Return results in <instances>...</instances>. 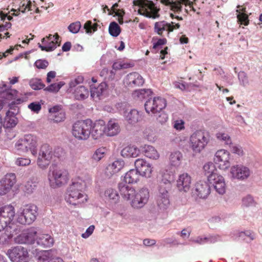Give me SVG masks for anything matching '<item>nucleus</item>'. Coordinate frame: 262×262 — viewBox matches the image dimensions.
Returning <instances> with one entry per match:
<instances>
[{
	"label": "nucleus",
	"mask_w": 262,
	"mask_h": 262,
	"mask_svg": "<svg viewBox=\"0 0 262 262\" xmlns=\"http://www.w3.org/2000/svg\"><path fill=\"white\" fill-rule=\"evenodd\" d=\"M229 160L230 154L227 150L221 149L216 152L213 159L214 163L209 162L203 166L204 174L207 177L208 182L214 180L219 175L217 173L216 166L223 170L230 166Z\"/></svg>",
	"instance_id": "f257e3e1"
},
{
	"label": "nucleus",
	"mask_w": 262,
	"mask_h": 262,
	"mask_svg": "<svg viewBox=\"0 0 262 262\" xmlns=\"http://www.w3.org/2000/svg\"><path fill=\"white\" fill-rule=\"evenodd\" d=\"M121 196L127 200H131L130 205L132 207L136 209H140L143 207L147 204L149 198V190L147 188H142L136 191L132 192H125L124 194H120Z\"/></svg>",
	"instance_id": "f03ea898"
},
{
	"label": "nucleus",
	"mask_w": 262,
	"mask_h": 262,
	"mask_svg": "<svg viewBox=\"0 0 262 262\" xmlns=\"http://www.w3.org/2000/svg\"><path fill=\"white\" fill-rule=\"evenodd\" d=\"M86 188V183L84 181H73L67 189V194L65 200L73 205H76L80 202L79 199L83 196V192Z\"/></svg>",
	"instance_id": "7ed1b4c3"
},
{
	"label": "nucleus",
	"mask_w": 262,
	"mask_h": 262,
	"mask_svg": "<svg viewBox=\"0 0 262 262\" xmlns=\"http://www.w3.org/2000/svg\"><path fill=\"white\" fill-rule=\"evenodd\" d=\"M133 3L134 6H138L141 8V12H139L141 15L154 19L160 17V9L152 1L146 0L145 2H142L141 0H134Z\"/></svg>",
	"instance_id": "20e7f679"
},
{
	"label": "nucleus",
	"mask_w": 262,
	"mask_h": 262,
	"mask_svg": "<svg viewBox=\"0 0 262 262\" xmlns=\"http://www.w3.org/2000/svg\"><path fill=\"white\" fill-rule=\"evenodd\" d=\"M92 127V121L90 119L78 120L72 126V134L78 140H86L90 137Z\"/></svg>",
	"instance_id": "39448f33"
},
{
	"label": "nucleus",
	"mask_w": 262,
	"mask_h": 262,
	"mask_svg": "<svg viewBox=\"0 0 262 262\" xmlns=\"http://www.w3.org/2000/svg\"><path fill=\"white\" fill-rule=\"evenodd\" d=\"M210 140L208 132L199 130L195 132L190 138V146L193 152H200L207 145Z\"/></svg>",
	"instance_id": "423d86ee"
},
{
	"label": "nucleus",
	"mask_w": 262,
	"mask_h": 262,
	"mask_svg": "<svg viewBox=\"0 0 262 262\" xmlns=\"http://www.w3.org/2000/svg\"><path fill=\"white\" fill-rule=\"evenodd\" d=\"M140 175L137 170L132 169L127 171L122 181L118 184V189L120 194H124L125 192H132L134 188L128 184L137 183L139 179Z\"/></svg>",
	"instance_id": "0eeeda50"
},
{
	"label": "nucleus",
	"mask_w": 262,
	"mask_h": 262,
	"mask_svg": "<svg viewBox=\"0 0 262 262\" xmlns=\"http://www.w3.org/2000/svg\"><path fill=\"white\" fill-rule=\"evenodd\" d=\"M167 106L166 100L161 97L151 96L148 98L144 103V108L146 112L149 114L151 112L152 114H156L160 111L164 109Z\"/></svg>",
	"instance_id": "6e6552de"
},
{
	"label": "nucleus",
	"mask_w": 262,
	"mask_h": 262,
	"mask_svg": "<svg viewBox=\"0 0 262 262\" xmlns=\"http://www.w3.org/2000/svg\"><path fill=\"white\" fill-rule=\"evenodd\" d=\"M6 255L11 262H25L29 260L28 249L22 246L11 247L7 250Z\"/></svg>",
	"instance_id": "1a4fd4ad"
},
{
	"label": "nucleus",
	"mask_w": 262,
	"mask_h": 262,
	"mask_svg": "<svg viewBox=\"0 0 262 262\" xmlns=\"http://www.w3.org/2000/svg\"><path fill=\"white\" fill-rule=\"evenodd\" d=\"M127 103L125 102L118 103L117 108L122 111L125 120L130 124L134 125L140 120L139 112L136 109L126 108Z\"/></svg>",
	"instance_id": "9d476101"
},
{
	"label": "nucleus",
	"mask_w": 262,
	"mask_h": 262,
	"mask_svg": "<svg viewBox=\"0 0 262 262\" xmlns=\"http://www.w3.org/2000/svg\"><path fill=\"white\" fill-rule=\"evenodd\" d=\"M52 156L53 152L50 146L48 144H43L40 147L37 160L38 166L42 169H46L50 163Z\"/></svg>",
	"instance_id": "9b49d317"
},
{
	"label": "nucleus",
	"mask_w": 262,
	"mask_h": 262,
	"mask_svg": "<svg viewBox=\"0 0 262 262\" xmlns=\"http://www.w3.org/2000/svg\"><path fill=\"white\" fill-rule=\"evenodd\" d=\"M250 174L249 168L242 164H236L231 166L230 170V178L239 181L247 179Z\"/></svg>",
	"instance_id": "f8f14e48"
},
{
	"label": "nucleus",
	"mask_w": 262,
	"mask_h": 262,
	"mask_svg": "<svg viewBox=\"0 0 262 262\" xmlns=\"http://www.w3.org/2000/svg\"><path fill=\"white\" fill-rule=\"evenodd\" d=\"M68 172L66 170H53L52 177L49 179L51 187L55 188L67 183L68 180Z\"/></svg>",
	"instance_id": "ddd939ff"
},
{
	"label": "nucleus",
	"mask_w": 262,
	"mask_h": 262,
	"mask_svg": "<svg viewBox=\"0 0 262 262\" xmlns=\"http://www.w3.org/2000/svg\"><path fill=\"white\" fill-rule=\"evenodd\" d=\"M18 91L12 89L11 85H8L6 83L2 81V85H0V95L6 104L7 102H9L18 98Z\"/></svg>",
	"instance_id": "4468645a"
},
{
	"label": "nucleus",
	"mask_w": 262,
	"mask_h": 262,
	"mask_svg": "<svg viewBox=\"0 0 262 262\" xmlns=\"http://www.w3.org/2000/svg\"><path fill=\"white\" fill-rule=\"evenodd\" d=\"M37 231L35 228H30L24 231L15 238L16 243L19 244H33L35 241Z\"/></svg>",
	"instance_id": "2eb2a0df"
},
{
	"label": "nucleus",
	"mask_w": 262,
	"mask_h": 262,
	"mask_svg": "<svg viewBox=\"0 0 262 262\" xmlns=\"http://www.w3.org/2000/svg\"><path fill=\"white\" fill-rule=\"evenodd\" d=\"M210 185L208 182L200 181L196 183L195 188L192 190V196L195 199H205L210 193Z\"/></svg>",
	"instance_id": "dca6fc26"
},
{
	"label": "nucleus",
	"mask_w": 262,
	"mask_h": 262,
	"mask_svg": "<svg viewBox=\"0 0 262 262\" xmlns=\"http://www.w3.org/2000/svg\"><path fill=\"white\" fill-rule=\"evenodd\" d=\"M16 182V176L14 173H7L0 181V195L8 192Z\"/></svg>",
	"instance_id": "f3484780"
},
{
	"label": "nucleus",
	"mask_w": 262,
	"mask_h": 262,
	"mask_svg": "<svg viewBox=\"0 0 262 262\" xmlns=\"http://www.w3.org/2000/svg\"><path fill=\"white\" fill-rule=\"evenodd\" d=\"M123 82L128 87L133 88L142 86L145 81L140 74L135 72L127 74L124 78Z\"/></svg>",
	"instance_id": "a211bd4d"
},
{
	"label": "nucleus",
	"mask_w": 262,
	"mask_h": 262,
	"mask_svg": "<svg viewBox=\"0 0 262 262\" xmlns=\"http://www.w3.org/2000/svg\"><path fill=\"white\" fill-rule=\"evenodd\" d=\"M14 216V208L11 205L0 207V219L8 226L13 221Z\"/></svg>",
	"instance_id": "6ab92c4d"
},
{
	"label": "nucleus",
	"mask_w": 262,
	"mask_h": 262,
	"mask_svg": "<svg viewBox=\"0 0 262 262\" xmlns=\"http://www.w3.org/2000/svg\"><path fill=\"white\" fill-rule=\"evenodd\" d=\"M105 121L103 120H96L93 124L92 123L91 134L94 140H97L105 134Z\"/></svg>",
	"instance_id": "aec40b11"
},
{
	"label": "nucleus",
	"mask_w": 262,
	"mask_h": 262,
	"mask_svg": "<svg viewBox=\"0 0 262 262\" xmlns=\"http://www.w3.org/2000/svg\"><path fill=\"white\" fill-rule=\"evenodd\" d=\"M157 204L161 209H166L170 204L169 196L168 191L165 188L160 187L159 189Z\"/></svg>",
	"instance_id": "412c9836"
},
{
	"label": "nucleus",
	"mask_w": 262,
	"mask_h": 262,
	"mask_svg": "<svg viewBox=\"0 0 262 262\" xmlns=\"http://www.w3.org/2000/svg\"><path fill=\"white\" fill-rule=\"evenodd\" d=\"M191 177L187 173L179 176L177 186L180 191L187 192L190 187Z\"/></svg>",
	"instance_id": "4be33fe9"
},
{
	"label": "nucleus",
	"mask_w": 262,
	"mask_h": 262,
	"mask_svg": "<svg viewBox=\"0 0 262 262\" xmlns=\"http://www.w3.org/2000/svg\"><path fill=\"white\" fill-rule=\"evenodd\" d=\"M105 135L107 137H113L120 132V126L116 119L110 120L107 124H105Z\"/></svg>",
	"instance_id": "5701e85b"
},
{
	"label": "nucleus",
	"mask_w": 262,
	"mask_h": 262,
	"mask_svg": "<svg viewBox=\"0 0 262 262\" xmlns=\"http://www.w3.org/2000/svg\"><path fill=\"white\" fill-rule=\"evenodd\" d=\"M210 184L213 186L216 191L220 194H223L226 192V184L224 178L223 176L219 175L215 177L214 180L211 181H208Z\"/></svg>",
	"instance_id": "b1692460"
},
{
	"label": "nucleus",
	"mask_w": 262,
	"mask_h": 262,
	"mask_svg": "<svg viewBox=\"0 0 262 262\" xmlns=\"http://www.w3.org/2000/svg\"><path fill=\"white\" fill-rule=\"evenodd\" d=\"M23 141H25V144L27 146H29L30 151L32 155L37 154V137L32 134L25 135L23 138H20Z\"/></svg>",
	"instance_id": "393cba45"
},
{
	"label": "nucleus",
	"mask_w": 262,
	"mask_h": 262,
	"mask_svg": "<svg viewBox=\"0 0 262 262\" xmlns=\"http://www.w3.org/2000/svg\"><path fill=\"white\" fill-rule=\"evenodd\" d=\"M140 150L134 145H128L121 151V155L124 158H136L139 155Z\"/></svg>",
	"instance_id": "a878e982"
},
{
	"label": "nucleus",
	"mask_w": 262,
	"mask_h": 262,
	"mask_svg": "<svg viewBox=\"0 0 262 262\" xmlns=\"http://www.w3.org/2000/svg\"><path fill=\"white\" fill-rule=\"evenodd\" d=\"M53 256L52 250H35L34 255L35 259L37 262H48Z\"/></svg>",
	"instance_id": "bb28decb"
},
{
	"label": "nucleus",
	"mask_w": 262,
	"mask_h": 262,
	"mask_svg": "<svg viewBox=\"0 0 262 262\" xmlns=\"http://www.w3.org/2000/svg\"><path fill=\"white\" fill-rule=\"evenodd\" d=\"M253 232L251 230H246L244 231H239L238 230L234 231L231 233L232 237L236 241H245L246 237L249 238V242L254 239V236L252 234Z\"/></svg>",
	"instance_id": "cd10ccee"
},
{
	"label": "nucleus",
	"mask_w": 262,
	"mask_h": 262,
	"mask_svg": "<svg viewBox=\"0 0 262 262\" xmlns=\"http://www.w3.org/2000/svg\"><path fill=\"white\" fill-rule=\"evenodd\" d=\"M37 245L42 248H47L52 247L54 243L53 238L49 234H42L36 239Z\"/></svg>",
	"instance_id": "c85d7f7f"
},
{
	"label": "nucleus",
	"mask_w": 262,
	"mask_h": 262,
	"mask_svg": "<svg viewBox=\"0 0 262 262\" xmlns=\"http://www.w3.org/2000/svg\"><path fill=\"white\" fill-rule=\"evenodd\" d=\"M108 87V85L106 82H102L97 86L94 84L90 85V92L92 97H94L96 95L97 97H100L103 95L104 91Z\"/></svg>",
	"instance_id": "c756f323"
},
{
	"label": "nucleus",
	"mask_w": 262,
	"mask_h": 262,
	"mask_svg": "<svg viewBox=\"0 0 262 262\" xmlns=\"http://www.w3.org/2000/svg\"><path fill=\"white\" fill-rule=\"evenodd\" d=\"M153 95L152 91L150 89H141L134 91L133 96L140 100H147Z\"/></svg>",
	"instance_id": "7c9ffc66"
},
{
	"label": "nucleus",
	"mask_w": 262,
	"mask_h": 262,
	"mask_svg": "<svg viewBox=\"0 0 262 262\" xmlns=\"http://www.w3.org/2000/svg\"><path fill=\"white\" fill-rule=\"evenodd\" d=\"M140 150L146 157L150 159H156L159 158L157 151L152 146L145 145L144 146H141Z\"/></svg>",
	"instance_id": "2f4dec72"
},
{
	"label": "nucleus",
	"mask_w": 262,
	"mask_h": 262,
	"mask_svg": "<svg viewBox=\"0 0 262 262\" xmlns=\"http://www.w3.org/2000/svg\"><path fill=\"white\" fill-rule=\"evenodd\" d=\"M98 25L96 23H93L92 20H87L81 30V33L85 32L86 34L91 36L98 29Z\"/></svg>",
	"instance_id": "473e14b6"
},
{
	"label": "nucleus",
	"mask_w": 262,
	"mask_h": 262,
	"mask_svg": "<svg viewBox=\"0 0 262 262\" xmlns=\"http://www.w3.org/2000/svg\"><path fill=\"white\" fill-rule=\"evenodd\" d=\"M74 95L77 100H83L87 98L89 92L87 88L83 85H78L74 90Z\"/></svg>",
	"instance_id": "72a5a7b5"
},
{
	"label": "nucleus",
	"mask_w": 262,
	"mask_h": 262,
	"mask_svg": "<svg viewBox=\"0 0 262 262\" xmlns=\"http://www.w3.org/2000/svg\"><path fill=\"white\" fill-rule=\"evenodd\" d=\"M28 220L30 223H32L36 219L37 215V207L36 205H32L24 209Z\"/></svg>",
	"instance_id": "f704fd0d"
},
{
	"label": "nucleus",
	"mask_w": 262,
	"mask_h": 262,
	"mask_svg": "<svg viewBox=\"0 0 262 262\" xmlns=\"http://www.w3.org/2000/svg\"><path fill=\"white\" fill-rule=\"evenodd\" d=\"M29 85L35 91L40 90L45 88V84L43 83L41 78H33L29 80Z\"/></svg>",
	"instance_id": "c9c22d12"
},
{
	"label": "nucleus",
	"mask_w": 262,
	"mask_h": 262,
	"mask_svg": "<svg viewBox=\"0 0 262 262\" xmlns=\"http://www.w3.org/2000/svg\"><path fill=\"white\" fill-rule=\"evenodd\" d=\"M121 32V28L115 21L110 23L108 27V33L113 37L118 36Z\"/></svg>",
	"instance_id": "e433bc0d"
},
{
	"label": "nucleus",
	"mask_w": 262,
	"mask_h": 262,
	"mask_svg": "<svg viewBox=\"0 0 262 262\" xmlns=\"http://www.w3.org/2000/svg\"><path fill=\"white\" fill-rule=\"evenodd\" d=\"M182 154L179 151H173L170 155V163L172 166H178L180 164Z\"/></svg>",
	"instance_id": "4c0bfd02"
},
{
	"label": "nucleus",
	"mask_w": 262,
	"mask_h": 262,
	"mask_svg": "<svg viewBox=\"0 0 262 262\" xmlns=\"http://www.w3.org/2000/svg\"><path fill=\"white\" fill-rule=\"evenodd\" d=\"M66 83L64 81L53 83L50 84L48 86L45 87L43 90L46 92H48L50 93H56Z\"/></svg>",
	"instance_id": "58836bf2"
},
{
	"label": "nucleus",
	"mask_w": 262,
	"mask_h": 262,
	"mask_svg": "<svg viewBox=\"0 0 262 262\" xmlns=\"http://www.w3.org/2000/svg\"><path fill=\"white\" fill-rule=\"evenodd\" d=\"M27 101V97H22L20 98H18L16 100H14L12 101L9 102H7L6 103V105L9 108V110L15 111L17 108L18 109L17 105L20 104Z\"/></svg>",
	"instance_id": "ea45409f"
},
{
	"label": "nucleus",
	"mask_w": 262,
	"mask_h": 262,
	"mask_svg": "<svg viewBox=\"0 0 262 262\" xmlns=\"http://www.w3.org/2000/svg\"><path fill=\"white\" fill-rule=\"evenodd\" d=\"M18 123L17 118H13L12 117H5L3 123V126L6 129H11L14 128Z\"/></svg>",
	"instance_id": "a19ab883"
},
{
	"label": "nucleus",
	"mask_w": 262,
	"mask_h": 262,
	"mask_svg": "<svg viewBox=\"0 0 262 262\" xmlns=\"http://www.w3.org/2000/svg\"><path fill=\"white\" fill-rule=\"evenodd\" d=\"M25 141H23L21 139H19L15 144V148L19 154H23L27 152L30 151L29 146H27L25 144Z\"/></svg>",
	"instance_id": "79ce46f5"
},
{
	"label": "nucleus",
	"mask_w": 262,
	"mask_h": 262,
	"mask_svg": "<svg viewBox=\"0 0 262 262\" xmlns=\"http://www.w3.org/2000/svg\"><path fill=\"white\" fill-rule=\"evenodd\" d=\"M82 28V26L79 21H76L72 23L68 27V29L69 32L73 34H76L79 31L81 32Z\"/></svg>",
	"instance_id": "37998d69"
},
{
	"label": "nucleus",
	"mask_w": 262,
	"mask_h": 262,
	"mask_svg": "<svg viewBox=\"0 0 262 262\" xmlns=\"http://www.w3.org/2000/svg\"><path fill=\"white\" fill-rule=\"evenodd\" d=\"M152 41L153 42L152 48L157 49L162 48L163 46L166 43L167 40L165 38H159L158 37H154Z\"/></svg>",
	"instance_id": "c03bdc74"
},
{
	"label": "nucleus",
	"mask_w": 262,
	"mask_h": 262,
	"mask_svg": "<svg viewBox=\"0 0 262 262\" xmlns=\"http://www.w3.org/2000/svg\"><path fill=\"white\" fill-rule=\"evenodd\" d=\"M153 167H151V165L150 163L147 164L145 165V167H143L139 171L140 176H142L147 178H150L152 172Z\"/></svg>",
	"instance_id": "a18cd8bd"
},
{
	"label": "nucleus",
	"mask_w": 262,
	"mask_h": 262,
	"mask_svg": "<svg viewBox=\"0 0 262 262\" xmlns=\"http://www.w3.org/2000/svg\"><path fill=\"white\" fill-rule=\"evenodd\" d=\"M237 22L238 24L248 26L249 24V15L246 12H241L237 15Z\"/></svg>",
	"instance_id": "49530a36"
},
{
	"label": "nucleus",
	"mask_w": 262,
	"mask_h": 262,
	"mask_svg": "<svg viewBox=\"0 0 262 262\" xmlns=\"http://www.w3.org/2000/svg\"><path fill=\"white\" fill-rule=\"evenodd\" d=\"M216 237H207L201 236H198L195 239L191 240L193 243H197L199 244H203L207 243H214L216 241Z\"/></svg>",
	"instance_id": "de8ad7c7"
},
{
	"label": "nucleus",
	"mask_w": 262,
	"mask_h": 262,
	"mask_svg": "<svg viewBox=\"0 0 262 262\" xmlns=\"http://www.w3.org/2000/svg\"><path fill=\"white\" fill-rule=\"evenodd\" d=\"M17 222L22 225H30V223L28 220V218L25 213L24 209L20 213H18L16 218Z\"/></svg>",
	"instance_id": "09e8293b"
},
{
	"label": "nucleus",
	"mask_w": 262,
	"mask_h": 262,
	"mask_svg": "<svg viewBox=\"0 0 262 262\" xmlns=\"http://www.w3.org/2000/svg\"><path fill=\"white\" fill-rule=\"evenodd\" d=\"M190 3V0H181L180 2H173L172 3L171 7L177 13L180 12L182 10V4Z\"/></svg>",
	"instance_id": "8fccbe9b"
},
{
	"label": "nucleus",
	"mask_w": 262,
	"mask_h": 262,
	"mask_svg": "<svg viewBox=\"0 0 262 262\" xmlns=\"http://www.w3.org/2000/svg\"><path fill=\"white\" fill-rule=\"evenodd\" d=\"M105 196H107L110 200L114 201L115 203L118 201L119 196L116 190L113 189H108L105 191Z\"/></svg>",
	"instance_id": "3c124183"
},
{
	"label": "nucleus",
	"mask_w": 262,
	"mask_h": 262,
	"mask_svg": "<svg viewBox=\"0 0 262 262\" xmlns=\"http://www.w3.org/2000/svg\"><path fill=\"white\" fill-rule=\"evenodd\" d=\"M164 24V20L156 22L154 24V32L162 36L163 32L165 31Z\"/></svg>",
	"instance_id": "603ef678"
},
{
	"label": "nucleus",
	"mask_w": 262,
	"mask_h": 262,
	"mask_svg": "<svg viewBox=\"0 0 262 262\" xmlns=\"http://www.w3.org/2000/svg\"><path fill=\"white\" fill-rule=\"evenodd\" d=\"M164 25L165 30H166L169 32H172L174 29H178L180 27V25L179 23H175L173 21L168 23L164 20Z\"/></svg>",
	"instance_id": "864d4df0"
},
{
	"label": "nucleus",
	"mask_w": 262,
	"mask_h": 262,
	"mask_svg": "<svg viewBox=\"0 0 262 262\" xmlns=\"http://www.w3.org/2000/svg\"><path fill=\"white\" fill-rule=\"evenodd\" d=\"M28 107L33 112L38 113L41 109V103L40 102L34 101L30 103Z\"/></svg>",
	"instance_id": "5fc2aeb1"
},
{
	"label": "nucleus",
	"mask_w": 262,
	"mask_h": 262,
	"mask_svg": "<svg viewBox=\"0 0 262 262\" xmlns=\"http://www.w3.org/2000/svg\"><path fill=\"white\" fill-rule=\"evenodd\" d=\"M243 204L245 207L254 206L255 202L252 196L249 194L243 199Z\"/></svg>",
	"instance_id": "6e6d98bb"
},
{
	"label": "nucleus",
	"mask_w": 262,
	"mask_h": 262,
	"mask_svg": "<svg viewBox=\"0 0 262 262\" xmlns=\"http://www.w3.org/2000/svg\"><path fill=\"white\" fill-rule=\"evenodd\" d=\"M105 149L104 148H99L94 152L92 156L93 160L96 161H100L105 154Z\"/></svg>",
	"instance_id": "4d7b16f0"
},
{
	"label": "nucleus",
	"mask_w": 262,
	"mask_h": 262,
	"mask_svg": "<svg viewBox=\"0 0 262 262\" xmlns=\"http://www.w3.org/2000/svg\"><path fill=\"white\" fill-rule=\"evenodd\" d=\"M238 79L240 84L245 86L249 82L247 74L244 71H240L238 74Z\"/></svg>",
	"instance_id": "13d9d810"
},
{
	"label": "nucleus",
	"mask_w": 262,
	"mask_h": 262,
	"mask_svg": "<svg viewBox=\"0 0 262 262\" xmlns=\"http://www.w3.org/2000/svg\"><path fill=\"white\" fill-rule=\"evenodd\" d=\"M156 114H158L157 117V120L158 122L163 124L165 123L168 120V115L165 113L164 112L162 111H160Z\"/></svg>",
	"instance_id": "bf43d9fd"
},
{
	"label": "nucleus",
	"mask_w": 262,
	"mask_h": 262,
	"mask_svg": "<svg viewBox=\"0 0 262 262\" xmlns=\"http://www.w3.org/2000/svg\"><path fill=\"white\" fill-rule=\"evenodd\" d=\"M34 67L38 69H45L49 66V62L46 59H38L34 64Z\"/></svg>",
	"instance_id": "052dcab7"
},
{
	"label": "nucleus",
	"mask_w": 262,
	"mask_h": 262,
	"mask_svg": "<svg viewBox=\"0 0 262 262\" xmlns=\"http://www.w3.org/2000/svg\"><path fill=\"white\" fill-rule=\"evenodd\" d=\"M148 163L143 159H138L135 161V168L134 169L137 170V172L139 173L141 169L143 167H145V165Z\"/></svg>",
	"instance_id": "680f3d73"
},
{
	"label": "nucleus",
	"mask_w": 262,
	"mask_h": 262,
	"mask_svg": "<svg viewBox=\"0 0 262 262\" xmlns=\"http://www.w3.org/2000/svg\"><path fill=\"white\" fill-rule=\"evenodd\" d=\"M53 120L54 122H60L64 120L66 118V114L64 112L61 111L58 113L53 115Z\"/></svg>",
	"instance_id": "e2e57ef3"
},
{
	"label": "nucleus",
	"mask_w": 262,
	"mask_h": 262,
	"mask_svg": "<svg viewBox=\"0 0 262 262\" xmlns=\"http://www.w3.org/2000/svg\"><path fill=\"white\" fill-rule=\"evenodd\" d=\"M217 138L220 140L225 141L226 144H231L230 137L225 133L217 134Z\"/></svg>",
	"instance_id": "0e129e2a"
},
{
	"label": "nucleus",
	"mask_w": 262,
	"mask_h": 262,
	"mask_svg": "<svg viewBox=\"0 0 262 262\" xmlns=\"http://www.w3.org/2000/svg\"><path fill=\"white\" fill-rule=\"evenodd\" d=\"M117 166L116 165L115 161L113 162L112 164H109L107 167L106 170L107 171H109V172L111 173V174L113 175L115 173L118 172L120 170H118V168H117Z\"/></svg>",
	"instance_id": "69168bd1"
},
{
	"label": "nucleus",
	"mask_w": 262,
	"mask_h": 262,
	"mask_svg": "<svg viewBox=\"0 0 262 262\" xmlns=\"http://www.w3.org/2000/svg\"><path fill=\"white\" fill-rule=\"evenodd\" d=\"M31 160L28 158H19L16 161V164L18 166H27L30 164Z\"/></svg>",
	"instance_id": "338daca9"
},
{
	"label": "nucleus",
	"mask_w": 262,
	"mask_h": 262,
	"mask_svg": "<svg viewBox=\"0 0 262 262\" xmlns=\"http://www.w3.org/2000/svg\"><path fill=\"white\" fill-rule=\"evenodd\" d=\"M95 229V226L92 225L90 226L85 231L81 234V237L83 238H87L93 233Z\"/></svg>",
	"instance_id": "774afa93"
}]
</instances>
